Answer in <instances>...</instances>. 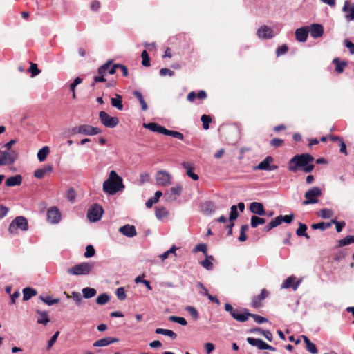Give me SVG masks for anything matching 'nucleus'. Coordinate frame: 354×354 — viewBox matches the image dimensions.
Listing matches in <instances>:
<instances>
[{"label": "nucleus", "instance_id": "bb28decb", "mask_svg": "<svg viewBox=\"0 0 354 354\" xmlns=\"http://www.w3.org/2000/svg\"><path fill=\"white\" fill-rule=\"evenodd\" d=\"M22 176L19 174L9 177L6 179L5 184L8 187L19 186L21 184Z\"/></svg>", "mask_w": 354, "mask_h": 354}, {"label": "nucleus", "instance_id": "412c9836", "mask_svg": "<svg viewBox=\"0 0 354 354\" xmlns=\"http://www.w3.org/2000/svg\"><path fill=\"white\" fill-rule=\"evenodd\" d=\"M308 28L307 27H301L295 30V38L299 42H305L308 35Z\"/></svg>", "mask_w": 354, "mask_h": 354}, {"label": "nucleus", "instance_id": "774afa93", "mask_svg": "<svg viewBox=\"0 0 354 354\" xmlns=\"http://www.w3.org/2000/svg\"><path fill=\"white\" fill-rule=\"evenodd\" d=\"M344 44L349 50V52L351 54H354V44H353L351 41H350L348 39L344 40Z\"/></svg>", "mask_w": 354, "mask_h": 354}, {"label": "nucleus", "instance_id": "7ed1b4c3", "mask_svg": "<svg viewBox=\"0 0 354 354\" xmlns=\"http://www.w3.org/2000/svg\"><path fill=\"white\" fill-rule=\"evenodd\" d=\"M93 268V263L83 262L69 268L68 273L73 275H87L92 272Z\"/></svg>", "mask_w": 354, "mask_h": 354}, {"label": "nucleus", "instance_id": "e2e57ef3", "mask_svg": "<svg viewBox=\"0 0 354 354\" xmlns=\"http://www.w3.org/2000/svg\"><path fill=\"white\" fill-rule=\"evenodd\" d=\"M330 223H331V224L334 223L335 225V228L337 232H342V229L345 226L344 222H338L335 219H332Z\"/></svg>", "mask_w": 354, "mask_h": 354}, {"label": "nucleus", "instance_id": "ea45409f", "mask_svg": "<svg viewBox=\"0 0 354 354\" xmlns=\"http://www.w3.org/2000/svg\"><path fill=\"white\" fill-rule=\"evenodd\" d=\"M83 297L86 299L91 298L97 294V291L93 288L86 287L82 289Z\"/></svg>", "mask_w": 354, "mask_h": 354}, {"label": "nucleus", "instance_id": "393cba45", "mask_svg": "<svg viewBox=\"0 0 354 354\" xmlns=\"http://www.w3.org/2000/svg\"><path fill=\"white\" fill-rule=\"evenodd\" d=\"M232 317L239 322H246L250 317V313L247 309L244 310V312L241 313L239 309L236 308L234 313H232Z\"/></svg>", "mask_w": 354, "mask_h": 354}, {"label": "nucleus", "instance_id": "de8ad7c7", "mask_svg": "<svg viewBox=\"0 0 354 354\" xmlns=\"http://www.w3.org/2000/svg\"><path fill=\"white\" fill-rule=\"evenodd\" d=\"M185 310L189 313L194 320H197L199 317L198 310L193 306H188Z\"/></svg>", "mask_w": 354, "mask_h": 354}, {"label": "nucleus", "instance_id": "bf43d9fd", "mask_svg": "<svg viewBox=\"0 0 354 354\" xmlns=\"http://www.w3.org/2000/svg\"><path fill=\"white\" fill-rule=\"evenodd\" d=\"M59 335V331H57L52 337L50 339V340L48 341V345H47V350H50L51 348V347L53 346V344L55 343V342L57 341V338H58V336Z\"/></svg>", "mask_w": 354, "mask_h": 354}, {"label": "nucleus", "instance_id": "b1692460", "mask_svg": "<svg viewBox=\"0 0 354 354\" xmlns=\"http://www.w3.org/2000/svg\"><path fill=\"white\" fill-rule=\"evenodd\" d=\"M310 35L313 38H318L322 36L324 33V28L321 24H313L310 26L308 30Z\"/></svg>", "mask_w": 354, "mask_h": 354}, {"label": "nucleus", "instance_id": "c756f323", "mask_svg": "<svg viewBox=\"0 0 354 354\" xmlns=\"http://www.w3.org/2000/svg\"><path fill=\"white\" fill-rule=\"evenodd\" d=\"M111 104L113 107L117 108L118 110L123 109L122 97L120 95L115 94V97L111 98Z\"/></svg>", "mask_w": 354, "mask_h": 354}, {"label": "nucleus", "instance_id": "2f4dec72", "mask_svg": "<svg viewBox=\"0 0 354 354\" xmlns=\"http://www.w3.org/2000/svg\"><path fill=\"white\" fill-rule=\"evenodd\" d=\"M77 133H100V131L97 128L84 124L77 128Z\"/></svg>", "mask_w": 354, "mask_h": 354}, {"label": "nucleus", "instance_id": "c9c22d12", "mask_svg": "<svg viewBox=\"0 0 354 354\" xmlns=\"http://www.w3.org/2000/svg\"><path fill=\"white\" fill-rule=\"evenodd\" d=\"M333 62L335 65V71L338 73H342L347 64L345 62H341L338 58L333 59Z\"/></svg>", "mask_w": 354, "mask_h": 354}, {"label": "nucleus", "instance_id": "cd10ccee", "mask_svg": "<svg viewBox=\"0 0 354 354\" xmlns=\"http://www.w3.org/2000/svg\"><path fill=\"white\" fill-rule=\"evenodd\" d=\"M36 313L39 315V317L37 319L38 324L46 325L50 322V319L46 311L37 310Z\"/></svg>", "mask_w": 354, "mask_h": 354}, {"label": "nucleus", "instance_id": "ddd939ff", "mask_svg": "<svg viewBox=\"0 0 354 354\" xmlns=\"http://www.w3.org/2000/svg\"><path fill=\"white\" fill-rule=\"evenodd\" d=\"M47 219L51 223H57L61 220V214L56 207H50L47 212Z\"/></svg>", "mask_w": 354, "mask_h": 354}, {"label": "nucleus", "instance_id": "052dcab7", "mask_svg": "<svg viewBox=\"0 0 354 354\" xmlns=\"http://www.w3.org/2000/svg\"><path fill=\"white\" fill-rule=\"evenodd\" d=\"M306 348L312 354H317L318 353L316 345L311 342L306 345Z\"/></svg>", "mask_w": 354, "mask_h": 354}, {"label": "nucleus", "instance_id": "c03bdc74", "mask_svg": "<svg viewBox=\"0 0 354 354\" xmlns=\"http://www.w3.org/2000/svg\"><path fill=\"white\" fill-rule=\"evenodd\" d=\"M133 95L138 98V100H139L140 104H141V106H142V110H147V103L145 102L143 97H142V95L140 92L138 91H135L133 92Z\"/></svg>", "mask_w": 354, "mask_h": 354}, {"label": "nucleus", "instance_id": "a878e982", "mask_svg": "<svg viewBox=\"0 0 354 354\" xmlns=\"http://www.w3.org/2000/svg\"><path fill=\"white\" fill-rule=\"evenodd\" d=\"M295 279L296 278L294 276L288 277L281 285V288H289L292 287L293 290H297L300 283V281L294 283Z\"/></svg>", "mask_w": 354, "mask_h": 354}, {"label": "nucleus", "instance_id": "f704fd0d", "mask_svg": "<svg viewBox=\"0 0 354 354\" xmlns=\"http://www.w3.org/2000/svg\"><path fill=\"white\" fill-rule=\"evenodd\" d=\"M342 10L345 12H348L349 14L346 15V18L348 20H354V6H352L351 8H348V2L346 1L344 3V6L342 8Z\"/></svg>", "mask_w": 354, "mask_h": 354}, {"label": "nucleus", "instance_id": "9d476101", "mask_svg": "<svg viewBox=\"0 0 354 354\" xmlns=\"http://www.w3.org/2000/svg\"><path fill=\"white\" fill-rule=\"evenodd\" d=\"M101 122L106 127L113 128L118 124V118L117 117L110 116L104 111H100L99 114Z\"/></svg>", "mask_w": 354, "mask_h": 354}, {"label": "nucleus", "instance_id": "39448f33", "mask_svg": "<svg viewBox=\"0 0 354 354\" xmlns=\"http://www.w3.org/2000/svg\"><path fill=\"white\" fill-rule=\"evenodd\" d=\"M322 194V193L319 187H312L306 192L304 194L305 200L302 202V205H306L317 203L318 202V198H319Z\"/></svg>", "mask_w": 354, "mask_h": 354}, {"label": "nucleus", "instance_id": "2eb2a0df", "mask_svg": "<svg viewBox=\"0 0 354 354\" xmlns=\"http://www.w3.org/2000/svg\"><path fill=\"white\" fill-rule=\"evenodd\" d=\"M143 127L148 129L151 131L156 133H178L176 131L167 130L155 122H151L148 124L144 123Z\"/></svg>", "mask_w": 354, "mask_h": 354}, {"label": "nucleus", "instance_id": "dca6fc26", "mask_svg": "<svg viewBox=\"0 0 354 354\" xmlns=\"http://www.w3.org/2000/svg\"><path fill=\"white\" fill-rule=\"evenodd\" d=\"M249 208L250 211L254 214L259 216H264L266 214V211L261 203L252 202L250 203Z\"/></svg>", "mask_w": 354, "mask_h": 354}, {"label": "nucleus", "instance_id": "e433bc0d", "mask_svg": "<svg viewBox=\"0 0 354 354\" xmlns=\"http://www.w3.org/2000/svg\"><path fill=\"white\" fill-rule=\"evenodd\" d=\"M307 225L306 224L299 223V227L296 230V234L298 236H304L306 239H309L308 234L306 233Z\"/></svg>", "mask_w": 354, "mask_h": 354}, {"label": "nucleus", "instance_id": "4be33fe9", "mask_svg": "<svg viewBox=\"0 0 354 354\" xmlns=\"http://www.w3.org/2000/svg\"><path fill=\"white\" fill-rule=\"evenodd\" d=\"M119 232L127 237H133L136 236L137 232L135 226L125 225L119 228Z\"/></svg>", "mask_w": 354, "mask_h": 354}, {"label": "nucleus", "instance_id": "20e7f679", "mask_svg": "<svg viewBox=\"0 0 354 354\" xmlns=\"http://www.w3.org/2000/svg\"><path fill=\"white\" fill-rule=\"evenodd\" d=\"M111 61L109 60L106 63L101 66L98 68V75L94 77L95 82H103L106 81L104 76L109 73L110 75H113L116 72L117 67H115V64L111 66Z\"/></svg>", "mask_w": 354, "mask_h": 354}, {"label": "nucleus", "instance_id": "5701e85b", "mask_svg": "<svg viewBox=\"0 0 354 354\" xmlns=\"http://www.w3.org/2000/svg\"><path fill=\"white\" fill-rule=\"evenodd\" d=\"M182 192V187L180 185H176L170 189V192H165V195L167 197V200L170 201H175L176 197L180 196Z\"/></svg>", "mask_w": 354, "mask_h": 354}, {"label": "nucleus", "instance_id": "f8f14e48", "mask_svg": "<svg viewBox=\"0 0 354 354\" xmlns=\"http://www.w3.org/2000/svg\"><path fill=\"white\" fill-rule=\"evenodd\" d=\"M171 176L168 172L160 171L156 175V180L158 185L168 186L171 183Z\"/></svg>", "mask_w": 354, "mask_h": 354}, {"label": "nucleus", "instance_id": "5fc2aeb1", "mask_svg": "<svg viewBox=\"0 0 354 354\" xmlns=\"http://www.w3.org/2000/svg\"><path fill=\"white\" fill-rule=\"evenodd\" d=\"M238 216L239 213L237 211V207L234 205L230 208V221L233 222V221L237 218Z\"/></svg>", "mask_w": 354, "mask_h": 354}, {"label": "nucleus", "instance_id": "79ce46f5", "mask_svg": "<svg viewBox=\"0 0 354 354\" xmlns=\"http://www.w3.org/2000/svg\"><path fill=\"white\" fill-rule=\"evenodd\" d=\"M39 298L43 302H44L45 304H46L49 306L56 304L59 302V299H52V297L50 296H47V297L40 296Z\"/></svg>", "mask_w": 354, "mask_h": 354}, {"label": "nucleus", "instance_id": "a19ab883", "mask_svg": "<svg viewBox=\"0 0 354 354\" xmlns=\"http://www.w3.org/2000/svg\"><path fill=\"white\" fill-rule=\"evenodd\" d=\"M331 226V223H325V222H320L318 223H313L311 225V227L314 230H325L326 229L330 227Z\"/></svg>", "mask_w": 354, "mask_h": 354}, {"label": "nucleus", "instance_id": "4d7b16f0", "mask_svg": "<svg viewBox=\"0 0 354 354\" xmlns=\"http://www.w3.org/2000/svg\"><path fill=\"white\" fill-rule=\"evenodd\" d=\"M207 248L205 243H200L196 245L194 248V252H202L204 254L207 255Z\"/></svg>", "mask_w": 354, "mask_h": 354}, {"label": "nucleus", "instance_id": "f3484780", "mask_svg": "<svg viewBox=\"0 0 354 354\" xmlns=\"http://www.w3.org/2000/svg\"><path fill=\"white\" fill-rule=\"evenodd\" d=\"M257 35L261 39H270L274 36L272 30L266 25L258 28Z\"/></svg>", "mask_w": 354, "mask_h": 354}, {"label": "nucleus", "instance_id": "6ab92c4d", "mask_svg": "<svg viewBox=\"0 0 354 354\" xmlns=\"http://www.w3.org/2000/svg\"><path fill=\"white\" fill-rule=\"evenodd\" d=\"M183 169L186 170V174L194 180H198V176L194 173V165L191 162H183L181 163Z\"/></svg>", "mask_w": 354, "mask_h": 354}, {"label": "nucleus", "instance_id": "58836bf2", "mask_svg": "<svg viewBox=\"0 0 354 354\" xmlns=\"http://www.w3.org/2000/svg\"><path fill=\"white\" fill-rule=\"evenodd\" d=\"M266 221L263 218L259 217L257 216H252L251 217V227L253 228L257 227L259 225H263L266 223Z\"/></svg>", "mask_w": 354, "mask_h": 354}, {"label": "nucleus", "instance_id": "4c0bfd02", "mask_svg": "<svg viewBox=\"0 0 354 354\" xmlns=\"http://www.w3.org/2000/svg\"><path fill=\"white\" fill-rule=\"evenodd\" d=\"M351 243H354V236L348 235L337 241V247L341 248Z\"/></svg>", "mask_w": 354, "mask_h": 354}, {"label": "nucleus", "instance_id": "7c9ffc66", "mask_svg": "<svg viewBox=\"0 0 354 354\" xmlns=\"http://www.w3.org/2000/svg\"><path fill=\"white\" fill-rule=\"evenodd\" d=\"M50 153V149L48 146L43 147L39 150L37 153V158L39 162H44L46 160L48 155Z\"/></svg>", "mask_w": 354, "mask_h": 354}, {"label": "nucleus", "instance_id": "1a4fd4ad", "mask_svg": "<svg viewBox=\"0 0 354 354\" xmlns=\"http://www.w3.org/2000/svg\"><path fill=\"white\" fill-rule=\"evenodd\" d=\"M274 158L268 156L263 161L259 163L254 167V170H263V171H274L278 169V166L275 165H271L273 162Z\"/></svg>", "mask_w": 354, "mask_h": 354}, {"label": "nucleus", "instance_id": "473e14b6", "mask_svg": "<svg viewBox=\"0 0 354 354\" xmlns=\"http://www.w3.org/2000/svg\"><path fill=\"white\" fill-rule=\"evenodd\" d=\"M162 196V192L161 191H156L153 198H149L146 203V207L147 208L152 207L154 203H156L159 198Z\"/></svg>", "mask_w": 354, "mask_h": 354}, {"label": "nucleus", "instance_id": "aec40b11", "mask_svg": "<svg viewBox=\"0 0 354 354\" xmlns=\"http://www.w3.org/2000/svg\"><path fill=\"white\" fill-rule=\"evenodd\" d=\"M53 170L52 165H46L43 168L38 169L34 172V176L39 179H42L45 175L50 174Z\"/></svg>", "mask_w": 354, "mask_h": 354}, {"label": "nucleus", "instance_id": "13d9d810", "mask_svg": "<svg viewBox=\"0 0 354 354\" xmlns=\"http://www.w3.org/2000/svg\"><path fill=\"white\" fill-rule=\"evenodd\" d=\"M116 295L119 300H124L127 297L125 290L123 287H120L116 290Z\"/></svg>", "mask_w": 354, "mask_h": 354}, {"label": "nucleus", "instance_id": "f03ea898", "mask_svg": "<svg viewBox=\"0 0 354 354\" xmlns=\"http://www.w3.org/2000/svg\"><path fill=\"white\" fill-rule=\"evenodd\" d=\"M122 178L115 171H111L109 178L103 183V190L109 194H115L124 189Z\"/></svg>", "mask_w": 354, "mask_h": 354}, {"label": "nucleus", "instance_id": "3c124183", "mask_svg": "<svg viewBox=\"0 0 354 354\" xmlns=\"http://www.w3.org/2000/svg\"><path fill=\"white\" fill-rule=\"evenodd\" d=\"M141 57L142 59V64L144 66H150V59L147 52L145 50L141 53Z\"/></svg>", "mask_w": 354, "mask_h": 354}, {"label": "nucleus", "instance_id": "680f3d73", "mask_svg": "<svg viewBox=\"0 0 354 354\" xmlns=\"http://www.w3.org/2000/svg\"><path fill=\"white\" fill-rule=\"evenodd\" d=\"M288 50V47L287 45L283 44L281 46H279L276 51V54L277 57H279L281 55H283L286 54Z\"/></svg>", "mask_w": 354, "mask_h": 354}, {"label": "nucleus", "instance_id": "c85d7f7f", "mask_svg": "<svg viewBox=\"0 0 354 354\" xmlns=\"http://www.w3.org/2000/svg\"><path fill=\"white\" fill-rule=\"evenodd\" d=\"M35 289L30 287H26L23 289V299L24 301L29 300L33 296L37 295Z\"/></svg>", "mask_w": 354, "mask_h": 354}, {"label": "nucleus", "instance_id": "6e6d98bb", "mask_svg": "<svg viewBox=\"0 0 354 354\" xmlns=\"http://www.w3.org/2000/svg\"><path fill=\"white\" fill-rule=\"evenodd\" d=\"M250 317H252L254 319V320L258 324H262V323L268 322L267 318L261 317L257 314H252V313H250Z\"/></svg>", "mask_w": 354, "mask_h": 354}, {"label": "nucleus", "instance_id": "37998d69", "mask_svg": "<svg viewBox=\"0 0 354 354\" xmlns=\"http://www.w3.org/2000/svg\"><path fill=\"white\" fill-rule=\"evenodd\" d=\"M109 296L106 293H103L97 297L96 302L99 305H104L109 301Z\"/></svg>", "mask_w": 354, "mask_h": 354}, {"label": "nucleus", "instance_id": "0eeeda50", "mask_svg": "<svg viewBox=\"0 0 354 354\" xmlns=\"http://www.w3.org/2000/svg\"><path fill=\"white\" fill-rule=\"evenodd\" d=\"M18 154L15 151H3L0 154V166L10 165L17 159Z\"/></svg>", "mask_w": 354, "mask_h": 354}, {"label": "nucleus", "instance_id": "338daca9", "mask_svg": "<svg viewBox=\"0 0 354 354\" xmlns=\"http://www.w3.org/2000/svg\"><path fill=\"white\" fill-rule=\"evenodd\" d=\"M333 211L328 209H323L321 210V216L324 218H330L333 216Z\"/></svg>", "mask_w": 354, "mask_h": 354}, {"label": "nucleus", "instance_id": "f257e3e1", "mask_svg": "<svg viewBox=\"0 0 354 354\" xmlns=\"http://www.w3.org/2000/svg\"><path fill=\"white\" fill-rule=\"evenodd\" d=\"M313 160L314 158L308 153L296 155L289 160L288 169L291 172H297L301 169L306 173H310L315 168V165L310 164Z\"/></svg>", "mask_w": 354, "mask_h": 354}, {"label": "nucleus", "instance_id": "0e129e2a", "mask_svg": "<svg viewBox=\"0 0 354 354\" xmlns=\"http://www.w3.org/2000/svg\"><path fill=\"white\" fill-rule=\"evenodd\" d=\"M135 282L136 283H142L147 288V289H149L150 290H152V287L151 286L149 281L142 279L140 276H138L136 278Z\"/></svg>", "mask_w": 354, "mask_h": 354}, {"label": "nucleus", "instance_id": "09e8293b", "mask_svg": "<svg viewBox=\"0 0 354 354\" xmlns=\"http://www.w3.org/2000/svg\"><path fill=\"white\" fill-rule=\"evenodd\" d=\"M169 321L178 323L182 326H186L187 324V320L184 317H177V316H170L169 318Z\"/></svg>", "mask_w": 354, "mask_h": 354}, {"label": "nucleus", "instance_id": "72a5a7b5", "mask_svg": "<svg viewBox=\"0 0 354 354\" xmlns=\"http://www.w3.org/2000/svg\"><path fill=\"white\" fill-rule=\"evenodd\" d=\"M155 333L156 334L167 335L172 339H175L177 337V335L174 331L169 329L157 328Z\"/></svg>", "mask_w": 354, "mask_h": 354}, {"label": "nucleus", "instance_id": "423d86ee", "mask_svg": "<svg viewBox=\"0 0 354 354\" xmlns=\"http://www.w3.org/2000/svg\"><path fill=\"white\" fill-rule=\"evenodd\" d=\"M26 231L28 229L27 219L21 216H17L10 224L8 231L10 234H16L17 229Z\"/></svg>", "mask_w": 354, "mask_h": 354}, {"label": "nucleus", "instance_id": "603ef678", "mask_svg": "<svg viewBox=\"0 0 354 354\" xmlns=\"http://www.w3.org/2000/svg\"><path fill=\"white\" fill-rule=\"evenodd\" d=\"M201 121L203 122V127L205 130H207L209 129V123L212 121L211 118L209 115H203L201 116Z\"/></svg>", "mask_w": 354, "mask_h": 354}, {"label": "nucleus", "instance_id": "8fccbe9b", "mask_svg": "<svg viewBox=\"0 0 354 354\" xmlns=\"http://www.w3.org/2000/svg\"><path fill=\"white\" fill-rule=\"evenodd\" d=\"M95 254V250L93 245H88L86 247V252L84 255L86 258H90L93 257Z\"/></svg>", "mask_w": 354, "mask_h": 354}, {"label": "nucleus", "instance_id": "864d4df0", "mask_svg": "<svg viewBox=\"0 0 354 354\" xmlns=\"http://www.w3.org/2000/svg\"><path fill=\"white\" fill-rule=\"evenodd\" d=\"M28 71L29 73H31L32 77L37 75L41 72V71L38 68L37 65L32 62H30V66L28 68Z\"/></svg>", "mask_w": 354, "mask_h": 354}, {"label": "nucleus", "instance_id": "4468645a", "mask_svg": "<svg viewBox=\"0 0 354 354\" xmlns=\"http://www.w3.org/2000/svg\"><path fill=\"white\" fill-rule=\"evenodd\" d=\"M269 295V292L266 290L263 289L261 290V294L258 295L257 296H255L252 301L251 305L254 308H259L263 306L262 301L264 300L266 297H268Z\"/></svg>", "mask_w": 354, "mask_h": 354}, {"label": "nucleus", "instance_id": "49530a36", "mask_svg": "<svg viewBox=\"0 0 354 354\" xmlns=\"http://www.w3.org/2000/svg\"><path fill=\"white\" fill-rule=\"evenodd\" d=\"M155 214L158 218H162L168 214V212L164 207H160L156 208Z\"/></svg>", "mask_w": 354, "mask_h": 354}, {"label": "nucleus", "instance_id": "69168bd1", "mask_svg": "<svg viewBox=\"0 0 354 354\" xmlns=\"http://www.w3.org/2000/svg\"><path fill=\"white\" fill-rule=\"evenodd\" d=\"M346 255V252L344 250H341L335 254L333 259L335 261H339L343 259Z\"/></svg>", "mask_w": 354, "mask_h": 354}, {"label": "nucleus", "instance_id": "9b49d317", "mask_svg": "<svg viewBox=\"0 0 354 354\" xmlns=\"http://www.w3.org/2000/svg\"><path fill=\"white\" fill-rule=\"evenodd\" d=\"M247 342L249 344L257 347L259 350H269L275 351L276 348L263 341L261 339H255L253 337H248Z\"/></svg>", "mask_w": 354, "mask_h": 354}, {"label": "nucleus", "instance_id": "6e6552de", "mask_svg": "<svg viewBox=\"0 0 354 354\" xmlns=\"http://www.w3.org/2000/svg\"><path fill=\"white\" fill-rule=\"evenodd\" d=\"M104 210L98 204H93L88 209L87 212V218L90 221L96 222L100 220Z\"/></svg>", "mask_w": 354, "mask_h": 354}, {"label": "nucleus", "instance_id": "a211bd4d", "mask_svg": "<svg viewBox=\"0 0 354 354\" xmlns=\"http://www.w3.org/2000/svg\"><path fill=\"white\" fill-rule=\"evenodd\" d=\"M119 339L116 337H106L95 341L93 344V347H104L111 344L118 342Z\"/></svg>", "mask_w": 354, "mask_h": 354}, {"label": "nucleus", "instance_id": "a18cd8bd", "mask_svg": "<svg viewBox=\"0 0 354 354\" xmlns=\"http://www.w3.org/2000/svg\"><path fill=\"white\" fill-rule=\"evenodd\" d=\"M209 259H213L212 256L207 257V258L205 260H203V261H201V263L202 266L208 270H212L213 267H214L213 263L211 262Z\"/></svg>", "mask_w": 354, "mask_h": 354}]
</instances>
